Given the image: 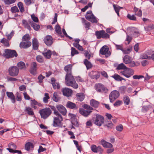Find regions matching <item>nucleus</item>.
<instances>
[{
  "label": "nucleus",
  "instance_id": "1",
  "mask_svg": "<svg viewBox=\"0 0 154 154\" xmlns=\"http://www.w3.org/2000/svg\"><path fill=\"white\" fill-rule=\"evenodd\" d=\"M72 65L70 64L66 66L64 68V70L66 72L65 76V83L68 86H71L74 88L77 89L78 88V85L72 74Z\"/></svg>",
  "mask_w": 154,
  "mask_h": 154
},
{
  "label": "nucleus",
  "instance_id": "2",
  "mask_svg": "<svg viewBox=\"0 0 154 154\" xmlns=\"http://www.w3.org/2000/svg\"><path fill=\"white\" fill-rule=\"evenodd\" d=\"M39 113L42 118L44 119L47 118L51 114L52 111L49 108L46 107L41 109Z\"/></svg>",
  "mask_w": 154,
  "mask_h": 154
},
{
  "label": "nucleus",
  "instance_id": "3",
  "mask_svg": "<svg viewBox=\"0 0 154 154\" xmlns=\"http://www.w3.org/2000/svg\"><path fill=\"white\" fill-rule=\"evenodd\" d=\"M94 87L98 92L106 93L108 91V89L103 85L100 83H97L95 85Z\"/></svg>",
  "mask_w": 154,
  "mask_h": 154
},
{
  "label": "nucleus",
  "instance_id": "4",
  "mask_svg": "<svg viewBox=\"0 0 154 154\" xmlns=\"http://www.w3.org/2000/svg\"><path fill=\"white\" fill-rule=\"evenodd\" d=\"M5 53L3 54V56L7 58L17 57V54L14 50L6 49L5 50Z\"/></svg>",
  "mask_w": 154,
  "mask_h": 154
},
{
  "label": "nucleus",
  "instance_id": "5",
  "mask_svg": "<svg viewBox=\"0 0 154 154\" xmlns=\"http://www.w3.org/2000/svg\"><path fill=\"white\" fill-rule=\"evenodd\" d=\"M120 73L126 77L129 78L134 74V71L133 69L127 67L125 70L121 71Z\"/></svg>",
  "mask_w": 154,
  "mask_h": 154
},
{
  "label": "nucleus",
  "instance_id": "6",
  "mask_svg": "<svg viewBox=\"0 0 154 154\" xmlns=\"http://www.w3.org/2000/svg\"><path fill=\"white\" fill-rule=\"evenodd\" d=\"M119 93L118 91L114 90L112 91L109 96L110 102L112 103L119 97Z\"/></svg>",
  "mask_w": 154,
  "mask_h": 154
},
{
  "label": "nucleus",
  "instance_id": "7",
  "mask_svg": "<svg viewBox=\"0 0 154 154\" xmlns=\"http://www.w3.org/2000/svg\"><path fill=\"white\" fill-rule=\"evenodd\" d=\"M100 53L102 55H105L106 58L109 57L111 54V52L109 51L108 47L106 45L103 46L100 48Z\"/></svg>",
  "mask_w": 154,
  "mask_h": 154
},
{
  "label": "nucleus",
  "instance_id": "8",
  "mask_svg": "<svg viewBox=\"0 0 154 154\" xmlns=\"http://www.w3.org/2000/svg\"><path fill=\"white\" fill-rule=\"evenodd\" d=\"M9 75L12 76H15L18 75L19 69L16 66H12L10 67L8 69Z\"/></svg>",
  "mask_w": 154,
  "mask_h": 154
},
{
  "label": "nucleus",
  "instance_id": "9",
  "mask_svg": "<svg viewBox=\"0 0 154 154\" xmlns=\"http://www.w3.org/2000/svg\"><path fill=\"white\" fill-rule=\"evenodd\" d=\"M56 117L54 118L53 126L57 127L60 125L61 122L63 120V118L61 114L59 113L58 115H55Z\"/></svg>",
  "mask_w": 154,
  "mask_h": 154
},
{
  "label": "nucleus",
  "instance_id": "10",
  "mask_svg": "<svg viewBox=\"0 0 154 154\" xmlns=\"http://www.w3.org/2000/svg\"><path fill=\"white\" fill-rule=\"evenodd\" d=\"M104 117L99 114H96V118L94 120V124L99 126H101L103 123Z\"/></svg>",
  "mask_w": 154,
  "mask_h": 154
},
{
  "label": "nucleus",
  "instance_id": "11",
  "mask_svg": "<svg viewBox=\"0 0 154 154\" xmlns=\"http://www.w3.org/2000/svg\"><path fill=\"white\" fill-rule=\"evenodd\" d=\"M91 151L94 152H99L100 154H102L103 153V150L101 146H97L95 145H92L91 146Z\"/></svg>",
  "mask_w": 154,
  "mask_h": 154
},
{
  "label": "nucleus",
  "instance_id": "12",
  "mask_svg": "<svg viewBox=\"0 0 154 154\" xmlns=\"http://www.w3.org/2000/svg\"><path fill=\"white\" fill-rule=\"evenodd\" d=\"M44 41L48 46H51L53 43V38L51 36L49 35L46 36L44 38Z\"/></svg>",
  "mask_w": 154,
  "mask_h": 154
},
{
  "label": "nucleus",
  "instance_id": "13",
  "mask_svg": "<svg viewBox=\"0 0 154 154\" xmlns=\"http://www.w3.org/2000/svg\"><path fill=\"white\" fill-rule=\"evenodd\" d=\"M62 91L63 95L67 97L71 96L72 93V90L67 88H63Z\"/></svg>",
  "mask_w": 154,
  "mask_h": 154
},
{
  "label": "nucleus",
  "instance_id": "14",
  "mask_svg": "<svg viewBox=\"0 0 154 154\" xmlns=\"http://www.w3.org/2000/svg\"><path fill=\"white\" fill-rule=\"evenodd\" d=\"M92 112L91 110H86L82 108H80L79 109L80 113L85 117H88Z\"/></svg>",
  "mask_w": 154,
  "mask_h": 154
},
{
  "label": "nucleus",
  "instance_id": "15",
  "mask_svg": "<svg viewBox=\"0 0 154 154\" xmlns=\"http://www.w3.org/2000/svg\"><path fill=\"white\" fill-rule=\"evenodd\" d=\"M66 106L67 108L74 110H76L78 109V106L75 103L70 101H68L67 102Z\"/></svg>",
  "mask_w": 154,
  "mask_h": 154
},
{
  "label": "nucleus",
  "instance_id": "16",
  "mask_svg": "<svg viewBox=\"0 0 154 154\" xmlns=\"http://www.w3.org/2000/svg\"><path fill=\"white\" fill-rule=\"evenodd\" d=\"M58 111L62 115H65L66 113V110L65 107L62 105H59L56 106Z\"/></svg>",
  "mask_w": 154,
  "mask_h": 154
},
{
  "label": "nucleus",
  "instance_id": "17",
  "mask_svg": "<svg viewBox=\"0 0 154 154\" xmlns=\"http://www.w3.org/2000/svg\"><path fill=\"white\" fill-rule=\"evenodd\" d=\"M37 64L35 62H32L31 63V69L30 70V73L35 75L36 73Z\"/></svg>",
  "mask_w": 154,
  "mask_h": 154
},
{
  "label": "nucleus",
  "instance_id": "18",
  "mask_svg": "<svg viewBox=\"0 0 154 154\" xmlns=\"http://www.w3.org/2000/svg\"><path fill=\"white\" fill-rule=\"evenodd\" d=\"M85 18L87 20L91 22L95 23L97 22V20L93 14L90 15L86 14Z\"/></svg>",
  "mask_w": 154,
  "mask_h": 154
},
{
  "label": "nucleus",
  "instance_id": "19",
  "mask_svg": "<svg viewBox=\"0 0 154 154\" xmlns=\"http://www.w3.org/2000/svg\"><path fill=\"white\" fill-rule=\"evenodd\" d=\"M51 82L54 89H59L60 88V85L58 82H56V80L54 78H51Z\"/></svg>",
  "mask_w": 154,
  "mask_h": 154
},
{
  "label": "nucleus",
  "instance_id": "20",
  "mask_svg": "<svg viewBox=\"0 0 154 154\" xmlns=\"http://www.w3.org/2000/svg\"><path fill=\"white\" fill-rule=\"evenodd\" d=\"M31 45V43L30 41L22 42H20V48H26L29 47Z\"/></svg>",
  "mask_w": 154,
  "mask_h": 154
},
{
  "label": "nucleus",
  "instance_id": "21",
  "mask_svg": "<svg viewBox=\"0 0 154 154\" xmlns=\"http://www.w3.org/2000/svg\"><path fill=\"white\" fill-rule=\"evenodd\" d=\"M6 94L8 97L11 100L13 103H15L16 102L15 97L12 92H7Z\"/></svg>",
  "mask_w": 154,
  "mask_h": 154
},
{
  "label": "nucleus",
  "instance_id": "22",
  "mask_svg": "<svg viewBox=\"0 0 154 154\" xmlns=\"http://www.w3.org/2000/svg\"><path fill=\"white\" fill-rule=\"evenodd\" d=\"M24 111L27 112L28 114L30 116L34 115V113L33 111V109L29 106H26L25 108Z\"/></svg>",
  "mask_w": 154,
  "mask_h": 154
},
{
  "label": "nucleus",
  "instance_id": "23",
  "mask_svg": "<svg viewBox=\"0 0 154 154\" xmlns=\"http://www.w3.org/2000/svg\"><path fill=\"white\" fill-rule=\"evenodd\" d=\"M151 51L148 50L145 54H143L141 55L140 56V59H151V56L150 55L151 54L150 53Z\"/></svg>",
  "mask_w": 154,
  "mask_h": 154
},
{
  "label": "nucleus",
  "instance_id": "24",
  "mask_svg": "<svg viewBox=\"0 0 154 154\" xmlns=\"http://www.w3.org/2000/svg\"><path fill=\"white\" fill-rule=\"evenodd\" d=\"M29 24L31 25V26L35 30L37 31L40 28V26L39 25L33 23L31 20H29Z\"/></svg>",
  "mask_w": 154,
  "mask_h": 154
},
{
  "label": "nucleus",
  "instance_id": "25",
  "mask_svg": "<svg viewBox=\"0 0 154 154\" xmlns=\"http://www.w3.org/2000/svg\"><path fill=\"white\" fill-rule=\"evenodd\" d=\"M101 142L102 145L104 147L112 148V145L111 143L107 142L103 140H101Z\"/></svg>",
  "mask_w": 154,
  "mask_h": 154
},
{
  "label": "nucleus",
  "instance_id": "26",
  "mask_svg": "<svg viewBox=\"0 0 154 154\" xmlns=\"http://www.w3.org/2000/svg\"><path fill=\"white\" fill-rule=\"evenodd\" d=\"M99 104L100 103L98 101L94 99H92L90 101V105L91 106L94 108H97L98 107Z\"/></svg>",
  "mask_w": 154,
  "mask_h": 154
},
{
  "label": "nucleus",
  "instance_id": "27",
  "mask_svg": "<svg viewBox=\"0 0 154 154\" xmlns=\"http://www.w3.org/2000/svg\"><path fill=\"white\" fill-rule=\"evenodd\" d=\"M8 146L9 148H7L6 149L8 150L11 153L13 152L14 150V149H15L17 148V146L14 143L9 144Z\"/></svg>",
  "mask_w": 154,
  "mask_h": 154
},
{
  "label": "nucleus",
  "instance_id": "28",
  "mask_svg": "<svg viewBox=\"0 0 154 154\" xmlns=\"http://www.w3.org/2000/svg\"><path fill=\"white\" fill-rule=\"evenodd\" d=\"M33 48L34 50H37L38 47V42L37 39L34 38L32 41Z\"/></svg>",
  "mask_w": 154,
  "mask_h": 154
},
{
  "label": "nucleus",
  "instance_id": "29",
  "mask_svg": "<svg viewBox=\"0 0 154 154\" xmlns=\"http://www.w3.org/2000/svg\"><path fill=\"white\" fill-rule=\"evenodd\" d=\"M112 77L113 78L116 80L118 81L122 80L126 81V79H125L121 77L119 75L116 73H115L113 75H112Z\"/></svg>",
  "mask_w": 154,
  "mask_h": 154
},
{
  "label": "nucleus",
  "instance_id": "30",
  "mask_svg": "<svg viewBox=\"0 0 154 154\" xmlns=\"http://www.w3.org/2000/svg\"><path fill=\"white\" fill-rule=\"evenodd\" d=\"M123 62L126 64L130 63L132 60L131 57L128 55H125L123 57Z\"/></svg>",
  "mask_w": 154,
  "mask_h": 154
},
{
  "label": "nucleus",
  "instance_id": "31",
  "mask_svg": "<svg viewBox=\"0 0 154 154\" xmlns=\"http://www.w3.org/2000/svg\"><path fill=\"white\" fill-rule=\"evenodd\" d=\"M34 145L33 143L30 142H28L26 143L25 147V149L27 151L32 149Z\"/></svg>",
  "mask_w": 154,
  "mask_h": 154
},
{
  "label": "nucleus",
  "instance_id": "32",
  "mask_svg": "<svg viewBox=\"0 0 154 154\" xmlns=\"http://www.w3.org/2000/svg\"><path fill=\"white\" fill-rule=\"evenodd\" d=\"M76 96L78 100L80 101H82L85 98V95L84 94L82 93L77 94Z\"/></svg>",
  "mask_w": 154,
  "mask_h": 154
},
{
  "label": "nucleus",
  "instance_id": "33",
  "mask_svg": "<svg viewBox=\"0 0 154 154\" xmlns=\"http://www.w3.org/2000/svg\"><path fill=\"white\" fill-rule=\"evenodd\" d=\"M84 63L87 69H88L92 68V65L91 63L87 59H85L84 61Z\"/></svg>",
  "mask_w": 154,
  "mask_h": 154
},
{
  "label": "nucleus",
  "instance_id": "34",
  "mask_svg": "<svg viewBox=\"0 0 154 154\" xmlns=\"http://www.w3.org/2000/svg\"><path fill=\"white\" fill-rule=\"evenodd\" d=\"M17 66L18 68L20 69H25L26 68L25 63L22 61H20L17 64Z\"/></svg>",
  "mask_w": 154,
  "mask_h": 154
},
{
  "label": "nucleus",
  "instance_id": "35",
  "mask_svg": "<svg viewBox=\"0 0 154 154\" xmlns=\"http://www.w3.org/2000/svg\"><path fill=\"white\" fill-rule=\"evenodd\" d=\"M42 54L47 58L50 59L52 55V53L50 50H48L47 51L43 53Z\"/></svg>",
  "mask_w": 154,
  "mask_h": 154
},
{
  "label": "nucleus",
  "instance_id": "36",
  "mask_svg": "<svg viewBox=\"0 0 154 154\" xmlns=\"http://www.w3.org/2000/svg\"><path fill=\"white\" fill-rule=\"evenodd\" d=\"M82 23L85 26V27L86 30L89 29V27L90 26V23L89 22L87 21L85 19H83L82 20Z\"/></svg>",
  "mask_w": 154,
  "mask_h": 154
},
{
  "label": "nucleus",
  "instance_id": "37",
  "mask_svg": "<svg viewBox=\"0 0 154 154\" xmlns=\"http://www.w3.org/2000/svg\"><path fill=\"white\" fill-rule=\"evenodd\" d=\"M22 22L23 24L24 27L30 30L31 29V28L28 22L24 20H23Z\"/></svg>",
  "mask_w": 154,
  "mask_h": 154
},
{
  "label": "nucleus",
  "instance_id": "38",
  "mask_svg": "<svg viewBox=\"0 0 154 154\" xmlns=\"http://www.w3.org/2000/svg\"><path fill=\"white\" fill-rule=\"evenodd\" d=\"M127 67L123 63H122L118 65L116 69L117 70L123 69L125 70Z\"/></svg>",
  "mask_w": 154,
  "mask_h": 154
},
{
  "label": "nucleus",
  "instance_id": "39",
  "mask_svg": "<svg viewBox=\"0 0 154 154\" xmlns=\"http://www.w3.org/2000/svg\"><path fill=\"white\" fill-rule=\"evenodd\" d=\"M55 29L56 31V32L59 35L62 36V32L61 30V28L58 24H57L56 25Z\"/></svg>",
  "mask_w": 154,
  "mask_h": 154
},
{
  "label": "nucleus",
  "instance_id": "40",
  "mask_svg": "<svg viewBox=\"0 0 154 154\" xmlns=\"http://www.w3.org/2000/svg\"><path fill=\"white\" fill-rule=\"evenodd\" d=\"M52 99L55 102H57L60 99V98L57 94V93L55 92L54 93Z\"/></svg>",
  "mask_w": 154,
  "mask_h": 154
},
{
  "label": "nucleus",
  "instance_id": "41",
  "mask_svg": "<svg viewBox=\"0 0 154 154\" xmlns=\"http://www.w3.org/2000/svg\"><path fill=\"white\" fill-rule=\"evenodd\" d=\"M103 30H102L99 31H96L95 32V35L97 36V38L98 39H99L102 38V36H103Z\"/></svg>",
  "mask_w": 154,
  "mask_h": 154
},
{
  "label": "nucleus",
  "instance_id": "42",
  "mask_svg": "<svg viewBox=\"0 0 154 154\" xmlns=\"http://www.w3.org/2000/svg\"><path fill=\"white\" fill-rule=\"evenodd\" d=\"M0 42L6 47H8L9 46V41L5 38L2 39Z\"/></svg>",
  "mask_w": 154,
  "mask_h": 154
},
{
  "label": "nucleus",
  "instance_id": "43",
  "mask_svg": "<svg viewBox=\"0 0 154 154\" xmlns=\"http://www.w3.org/2000/svg\"><path fill=\"white\" fill-rule=\"evenodd\" d=\"M23 42L29 41L30 37L29 34H26L24 35L22 37Z\"/></svg>",
  "mask_w": 154,
  "mask_h": 154
},
{
  "label": "nucleus",
  "instance_id": "44",
  "mask_svg": "<svg viewBox=\"0 0 154 154\" xmlns=\"http://www.w3.org/2000/svg\"><path fill=\"white\" fill-rule=\"evenodd\" d=\"M50 99L49 95L48 93H45L44 95V97L43 98V101L45 103H47L48 102V100Z\"/></svg>",
  "mask_w": 154,
  "mask_h": 154
},
{
  "label": "nucleus",
  "instance_id": "45",
  "mask_svg": "<svg viewBox=\"0 0 154 154\" xmlns=\"http://www.w3.org/2000/svg\"><path fill=\"white\" fill-rule=\"evenodd\" d=\"M114 8L115 10L117 13L118 16H119V12L120 8H122L121 7L118 6L117 5H113Z\"/></svg>",
  "mask_w": 154,
  "mask_h": 154
},
{
  "label": "nucleus",
  "instance_id": "46",
  "mask_svg": "<svg viewBox=\"0 0 154 154\" xmlns=\"http://www.w3.org/2000/svg\"><path fill=\"white\" fill-rule=\"evenodd\" d=\"M17 5L21 12L23 13L24 11V7L22 2H18L17 4Z\"/></svg>",
  "mask_w": 154,
  "mask_h": 154
},
{
  "label": "nucleus",
  "instance_id": "47",
  "mask_svg": "<svg viewBox=\"0 0 154 154\" xmlns=\"http://www.w3.org/2000/svg\"><path fill=\"white\" fill-rule=\"evenodd\" d=\"M123 101L125 105H128L130 102V100L129 97L127 96H125L124 97Z\"/></svg>",
  "mask_w": 154,
  "mask_h": 154
},
{
  "label": "nucleus",
  "instance_id": "48",
  "mask_svg": "<svg viewBox=\"0 0 154 154\" xmlns=\"http://www.w3.org/2000/svg\"><path fill=\"white\" fill-rule=\"evenodd\" d=\"M30 102L31 106H32L33 105H37L38 106H41V104L40 103H38L37 101H36L35 99H33V100H31Z\"/></svg>",
  "mask_w": 154,
  "mask_h": 154
},
{
  "label": "nucleus",
  "instance_id": "49",
  "mask_svg": "<svg viewBox=\"0 0 154 154\" xmlns=\"http://www.w3.org/2000/svg\"><path fill=\"white\" fill-rule=\"evenodd\" d=\"M127 17L130 20H136V17L134 15H131L128 14H127Z\"/></svg>",
  "mask_w": 154,
  "mask_h": 154
},
{
  "label": "nucleus",
  "instance_id": "50",
  "mask_svg": "<svg viewBox=\"0 0 154 154\" xmlns=\"http://www.w3.org/2000/svg\"><path fill=\"white\" fill-rule=\"evenodd\" d=\"M79 54V52L75 48L73 47L71 48V55L72 57L75 54Z\"/></svg>",
  "mask_w": 154,
  "mask_h": 154
},
{
  "label": "nucleus",
  "instance_id": "51",
  "mask_svg": "<svg viewBox=\"0 0 154 154\" xmlns=\"http://www.w3.org/2000/svg\"><path fill=\"white\" fill-rule=\"evenodd\" d=\"M16 0H4L5 4L6 5H9L14 3Z\"/></svg>",
  "mask_w": 154,
  "mask_h": 154
},
{
  "label": "nucleus",
  "instance_id": "52",
  "mask_svg": "<svg viewBox=\"0 0 154 154\" xmlns=\"http://www.w3.org/2000/svg\"><path fill=\"white\" fill-rule=\"evenodd\" d=\"M37 61L40 63H42L43 62L44 59L43 57L41 55H38L36 58Z\"/></svg>",
  "mask_w": 154,
  "mask_h": 154
},
{
  "label": "nucleus",
  "instance_id": "53",
  "mask_svg": "<svg viewBox=\"0 0 154 154\" xmlns=\"http://www.w3.org/2000/svg\"><path fill=\"white\" fill-rule=\"evenodd\" d=\"M103 33L102 36V38L106 39H108L109 37V35L106 33L104 30H103Z\"/></svg>",
  "mask_w": 154,
  "mask_h": 154
},
{
  "label": "nucleus",
  "instance_id": "54",
  "mask_svg": "<svg viewBox=\"0 0 154 154\" xmlns=\"http://www.w3.org/2000/svg\"><path fill=\"white\" fill-rule=\"evenodd\" d=\"M45 76H43L42 75L40 74L38 77V83H42L43 82V80L45 78Z\"/></svg>",
  "mask_w": 154,
  "mask_h": 154
},
{
  "label": "nucleus",
  "instance_id": "55",
  "mask_svg": "<svg viewBox=\"0 0 154 154\" xmlns=\"http://www.w3.org/2000/svg\"><path fill=\"white\" fill-rule=\"evenodd\" d=\"M51 109L54 111V115H58V113H59V112L56 110V107H55V106H52L50 105L49 106Z\"/></svg>",
  "mask_w": 154,
  "mask_h": 154
},
{
  "label": "nucleus",
  "instance_id": "56",
  "mask_svg": "<svg viewBox=\"0 0 154 154\" xmlns=\"http://www.w3.org/2000/svg\"><path fill=\"white\" fill-rule=\"evenodd\" d=\"M11 11L12 13L18 12L19 11L17 6L12 7L11 8Z\"/></svg>",
  "mask_w": 154,
  "mask_h": 154
},
{
  "label": "nucleus",
  "instance_id": "57",
  "mask_svg": "<svg viewBox=\"0 0 154 154\" xmlns=\"http://www.w3.org/2000/svg\"><path fill=\"white\" fill-rule=\"evenodd\" d=\"M31 17L34 22L35 23H38V17L35 16V15L34 14L31 15Z\"/></svg>",
  "mask_w": 154,
  "mask_h": 154
},
{
  "label": "nucleus",
  "instance_id": "58",
  "mask_svg": "<svg viewBox=\"0 0 154 154\" xmlns=\"http://www.w3.org/2000/svg\"><path fill=\"white\" fill-rule=\"evenodd\" d=\"M25 4L27 5H30L33 4L34 2L33 0H24Z\"/></svg>",
  "mask_w": 154,
  "mask_h": 154
},
{
  "label": "nucleus",
  "instance_id": "59",
  "mask_svg": "<svg viewBox=\"0 0 154 154\" xmlns=\"http://www.w3.org/2000/svg\"><path fill=\"white\" fill-rule=\"evenodd\" d=\"M17 100L18 101H21L22 100L21 97L20 93L17 92L16 94Z\"/></svg>",
  "mask_w": 154,
  "mask_h": 154
},
{
  "label": "nucleus",
  "instance_id": "60",
  "mask_svg": "<svg viewBox=\"0 0 154 154\" xmlns=\"http://www.w3.org/2000/svg\"><path fill=\"white\" fill-rule=\"evenodd\" d=\"M14 34V31H12L10 34H8L7 33L6 34V35L8 39L10 40L11 39L12 36H13Z\"/></svg>",
  "mask_w": 154,
  "mask_h": 154
},
{
  "label": "nucleus",
  "instance_id": "61",
  "mask_svg": "<svg viewBox=\"0 0 154 154\" xmlns=\"http://www.w3.org/2000/svg\"><path fill=\"white\" fill-rule=\"evenodd\" d=\"M122 103V102L121 100H117L114 103V106H120Z\"/></svg>",
  "mask_w": 154,
  "mask_h": 154
},
{
  "label": "nucleus",
  "instance_id": "62",
  "mask_svg": "<svg viewBox=\"0 0 154 154\" xmlns=\"http://www.w3.org/2000/svg\"><path fill=\"white\" fill-rule=\"evenodd\" d=\"M114 44L116 46V49L117 50H120L122 51V50L123 49L122 45H118L116 44L115 43H114Z\"/></svg>",
  "mask_w": 154,
  "mask_h": 154
},
{
  "label": "nucleus",
  "instance_id": "63",
  "mask_svg": "<svg viewBox=\"0 0 154 154\" xmlns=\"http://www.w3.org/2000/svg\"><path fill=\"white\" fill-rule=\"evenodd\" d=\"M123 53L124 54H129L131 51V50L130 48H128L127 49L124 50L123 49L122 51Z\"/></svg>",
  "mask_w": 154,
  "mask_h": 154
},
{
  "label": "nucleus",
  "instance_id": "64",
  "mask_svg": "<svg viewBox=\"0 0 154 154\" xmlns=\"http://www.w3.org/2000/svg\"><path fill=\"white\" fill-rule=\"evenodd\" d=\"M116 130L119 131H121L123 129V127L122 125H119L116 127Z\"/></svg>",
  "mask_w": 154,
  "mask_h": 154
}]
</instances>
